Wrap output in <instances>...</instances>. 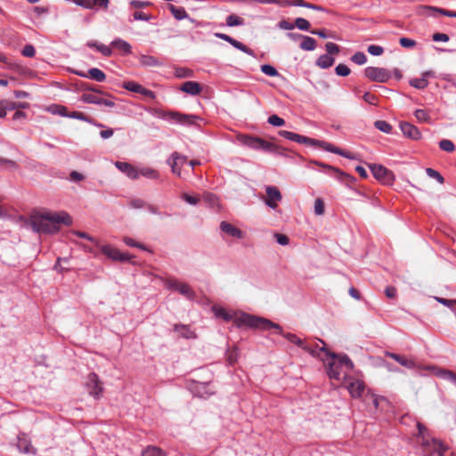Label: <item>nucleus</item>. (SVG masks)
Masks as SVG:
<instances>
[{
  "label": "nucleus",
  "mask_w": 456,
  "mask_h": 456,
  "mask_svg": "<svg viewBox=\"0 0 456 456\" xmlns=\"http://www.w3.org/2000/svg\"><path fill=\"white\" fill-rule=\"evenodd\" d=\"M212 310H213V313H214L215 316L217 317V318H222V319H224L226 322H229V321L233 319V315L232 314L228 313L223 307L214 306L212 308Z\"/></svg>",
  "instance_id": "nucleus-34"
},
{
  "label": "nucleus",
  "mask_w": 456,
  "mask_h": 456,
  "mask_svg": "<svg viewBox=\"0 0 456 456\" xmlns=\"http://www.w3.org/2000/svg\"><path fill=\"white\" fill-rule=\"evenodd\" d=\"M400 128L403 134L412 140H419L421 137L419 130L411 123L402 122Z\"/></svg>",
  "instance_id": "nucleus-19"
},
{
  "label": "nucleus",
  "mask_w": 456,
  "mask_h": 456,
  "mask_svg": "<svg viewBox=\"0 0 456 456\" xmlns=\"http://www.w3.org/2000/svg\"><path fill=\"white\" fill-rule=\"evenodd\" d=\"M334 58L330 55L322 54L317 59L316 65L321 69H328L334 64Z\"/></svg>",
  "instance_id": "nucleus-30"
},
{
  "label": "nucleus",
  "mask_w": 456,
  "mask_h": 456,
  "mask_svg": "<svg viewBox=\"0 0 456 456\" xmlns=\"http://www.w3.org/2000/svg\"><path fill=\"white\" fill-rule=\"evenodd\" d=\"M375 127L381 132L390 134L392 132V126L385 120H378L375 122Z\"/></svg>",
  "instance_id": "nucleus-44"
},
{
  "label": "nucleus",
  "mask_w": 456,
  "mask_h": 456,
  "mask_svg": "<svg viewBox=\"0 0 456 456\" xmlns=\"http://www.w3.org/2000/svg\"><path fill=\"white\" fill-rule=\"evenodd\" d=\"M168 165L171 167L172 172L178 176H181V169L183 165L187 164V158L178 152H174L167 160Z\"/></svg>",
  "instance_id": "nucleus-13"
},
{
  "label": "nucleus",
  "mask_w": 456,
  "mask_h": 456,
  "mask_svg": "<svg viewBox=\"0 0 456 456\" xmlns=\"http://www.w3.org/2000/svg\"><path fill=\"white\" fill-rule=\"evenodd\" d=\"M174 329L175 331L179 332L183 338H195L193 331L191 330V329L186 325L175 324Z\"/></svg>",
  "instance_id": "nucleus-36"
},
{
  "label": "nucleus",
  "mask_w": 456,
  "mask_h": 456,
  "mask_svg": "<svg viewBox=\"0 0 456 456\" xmlns=\"http://www.w3.org/2000/svg\"><path fill=\"white\" fill-rule=\"evenodd\" d=\"M265 192L267 197L265 203L273 209L277 208L278 202L282 199L280 190L276 186H266Z\"/></svg>",
  "instance_id": "nucleus-12"
},
{
  "label": "nucleus",
  "mask_w": 456,
  "mask_h": 456,
  "mask_svg": "<svg viewBox=\"0 0 456 456\" xmlns=\"http://www.w3.org/2000/svg\"><path fill=\"white\" fill-rule=\"evenodd\" d=\"M17 448L20 452H28V442L26 439V436L23 435L22 437H18Z\"/></svg>",
  "instance_id": "nucleus-49"
},
{
  "label": "nucleus",
  "mask_w": 456,
  "mask_h": 456,
  "mask_svg": "<svg viewBox=\"0 0 456 456\" xmlns=\"http://www.w3.org/2000/svg\"><path fill=\"white\" fill-rule=\"evenodd\" d=\"M142 86L134 81L124 82L123 88L134 93H141Z\"/></svg>",
  "instance_id": "nucleus-43"
},
{
  "label": "nucleus",
  "mask_w": 456,
  "mask_h": 456,
  "mask_svg": "<svg viewBox=\"0 0 456 456\" xmlns=\"http://www.w3.org/2000/svg\"><path fill=\"white\" fill-rule=\"evenodd\" d=\"M316 47V41L314 38L308 37V36H303L302 37V42L300 44V48L305 51H313Z\"/></svg>",
  "instance_id": "nucleus-31"
},
{
  "label": "nucleus",
  "mask_w": 456,
  "mask_h": 456,
  "mask_svg": "<svg viewBox=\"0 0 456 456\" xmlns=\"http://www.w3.org/2000/svg\"><path fill=\"white\" fill-rule=\"evenodd\" d=\"M292 5L302 6V7H305V8L315 10V11H322V12L325 11V9L323 7H322L321 5L305 3L304 1L292 3Z\"/></svg>",
  "instance_id": "nucleus-52"
},
{
  "label": "nucleus",
  "mask_w": 456,
  "mask_h": 456,
  "mask_svg": "<svg viewBox=\"0 0 456 456\" xmlns=\"http://www.w3.org/2000/svg\"><path fill=\"white\" fill-rule=\"evenodd\" d=\"M426 173L429 177L436 179L439 183L442 184L444 183V179L443 175L436 170H435L431 167H427Z\"/></svg>",
  "instance_id": "nucleus-48"
},
{
  "label": "nucleus",
  "mask_w": 456,
  "mask_h": 456,
  "mask_svg": "<svg viewBox=\"0 0 456 456\" xmlns=\"http://www.w3.org/2000/svg\"><path fill=\"white\" fill-rule=\"evenodd\" d=\"M325 207L324 202L322 199H316L314 201V213L317 216H321L324 213Z\"/></svg>",
  "instance_id": "nucleus-58"
},
{
  "label": "nucleus",
  "mask_w": 456,
  "mask_h": 456,
  "mask_svg": "<svg viewBox=\"0 0 456 456\" xmlns=\"http://www.w3.org/2000/svg\"><path fill=\"white\" fill-rule=\"evenodd\" d=\"M74 73L81 77H89L97 82H102L106 79L105 73L98 68H92L87 73L84 71H75Z\"/></svg>",
  "instance_id": "nucleus-18"
},
{
  "label": "nucleus",
  "mask_w": 456,
  "mask_h": 456,
  "mask_svg": "<svg viewBox=\"0 0 456 456\" xmlns=\"http://www.w3.org/2000/svg\"><path fill=\"white\" fill-rule=\"evenodd\" d=\"M420 444L425 453L428 455L444 456V452L446 450L440 441L430 437H424V440L420 441Z\"/></svg>",
  "instance_id": "nucleus-7"
},
{
  "label": "nucleus",
  "mask_w": 456,
  "mask_h": 456,
  "mask_svg": "<svg viewBox=\"0 0 456 456\" xmlns=\"http://www.w3.org/2000/svg\"><path fill=\"white\" fill-rule=\"evenodd\" d=\"M279 135L284 137L289 141L296 142L297 143L308 144L315 146L318 143V140L309 138L293 132L287 130H281L278 132Z\"/></svg>",
  "instance_id": "nucleus-11"
},
{
  "label": "nucleus",
  "mask_w": 456,
  "mask_h": 456,
  "mask_svg": "<svg viewBox=\"0 0 456 456\" xmlns=\"http://www.w3.org/2000/svg\"><path fill=\"white\" fill-rule=\"evenodd\" d=\"M351 61L357 65H363L367 61V57L364 53L357 52L351 57Z\"/></svg>",
  "instance_id": "nucleus-46"
},
{
  "label": "nucleus",
  "mask_w": 456,
  "mask_h": 456,
  "mask_svg": "<svg viewBox=\"0 0 456 456\" xmlns=\"http://www.w3.org/2000/svg\"><path fill=\"white\" fill-rule=\"evenodd\" d=\"M439 147L442 151L446 152H452L455 150L454 143L448 139H443L439 142Z\"/></svg>",
  "instance_id": "nucleus-45"
},
{
  "label": "nucleus",
  "mask_w": 456,
  "mask_h": 456,
  "mask_svg": "<svg viewBox=\"0 0 456 456\" xmlns=\"http://www.w3.org/2000/svg\"><path fill=\"white\" fill-rule=\"evenodd\" d=\"M48 11L49 9L47 6H37L33 9L35 14L39 18L45 16L48 13Z\"/></svg>",
  "instance_id": "nucleus-64"
},
{
  "label": "nucleus",
  "mask_w": 456,
  "mask_h": 456,
  "mask_svg": "<svg viewBox=\"0 0 456 456\" xmlns=\"http://www.w3.org/2000/svg\"><path fill=\"white\" fill-rule=\"evenodd\" d=\"M386 355L394 359L398 363H400L402 366H403L407 369H414L416 367V363L412 359H408L403 355H400V354H397L395 353H390V352H387Z\"/></svg>",
  "instance_id": "nucleus-23"
},
{
  "label": "nucleus",
  "mask_w": 456,
  "mask_h": 456,
  "mask_svg": "<svg viewBox=\"0 0 456 456\" xmlns=\"http://www.w3.org/2000/svg\"><path fill=\"white\" fill-rule=\"evenodd\" d=\"M319 342H321L323 346L317 351L325 353V354L331 359V361L328 362L327 366V374L329 378L331 379L340 380L341 375L344 372L343 369H345V375L346 374V371L352 370L354 369V365L353 362L346 354H338L329 351L326 348L323 340L319 339Z\"/></svg>",
  "instance_id": "nucleus-3"
},
{
  "label": "nucleus",
  "mask_w": 456,
  "mask_h": 456,
  "mask_svg": "<svg viewBox=\"0 0 456 456\" xmlns=\"http://www.w3.org/2000/svg\"><path fill=\"white\" fill-rule=\"evenodd\" d=\"M261 71L270 77H276L278 76V71L274 67L269 64H264L261 66Z\"/></svg>",
  "instance_id": "nucleus-53"
},
{
  "label": "nucleus",
  "mask_w": 456,
  "mask_h": 456,
  "mask_svg": "<svg viewBox=\"0 0 456 456\" xmlns=\"http://www.w3.org/2000/svg\"><path fill=\"white\" fill-rule=\"evenodd\" d=\"M240 141L243 145L248 146L253 150L259 151V145L261 141L260 137L251 135H241L240 137Z\"/></svg>",
  "instance_id": "nucleus-27"
},
{
  "label": "nucleus",
  "mask_w": 456,
  "mask_h": 456,
  "mask_svg": "<svg viewBox=\"0 0 456 456\" xmlns=\"http://www.w3.org/2000/svg\"><path fill=\"white\" fill-rule=\"evenodd\" d=\"M215 37L228 42L234 48L247 53L248 55L254 56V52L250 48H248L246 45L242 44L241 42L232 38V37L220 32L215 33Z\"/></svg>",
  "instance_id": "nucleus-15"
},
{
  "label": "nucleus",
  "mask_w": 456,
  "mask_h": 456,
  "mask_svg": "<svg viewBox=\"0 0 456 456\" xmlns=\"http://www.w3.org/2000/svg\"><path fill=\"white\" fill-rule=\"evenodd\" d=\"M82 100L87 103L104 105L109 108H113L115 106V102L112 99H105L94 94H83Z\"/></svg>",
  "instance_id": "nucleus-16"
},
{
  "label": "nucleus",
  "mask_w": 456,
  "mask_h": 456,
  "mask_svg": "<svg viewBox=\"0 0 456 456\" xmlns=\"http://www.w3.org/2000/svg\"><path fill=\"white\" fill-rule=\"evenodd\" d=\"M168 9L177 20H182L188 18V13L183 7H177L174 4H168Z\"/></svg>",
  "instance_id": "nucleus-29"
},
{
  "label": "nucleus",
  "mask_w": 456,
  "mask_h": 456,
  "mask_svg": "<svg viewBox=\"0 0 456 456\" xmlns=\"http://www.w3.org/2000/svg\"><path fill=\"white\" fill-rule=\"evenodd\" d=\"M220 229L223 232L233 238L241 239L243 237V232L241 230L225 221H223L220 224Z\"/></svg>",
  "instance_id": "nucleus-22"
},
{
  "label": "nucleus",
  "mask_w": 456,
  "mask_h": 456,
  "mask_svg": "<svg viewBox=\"0 0 456 456\" xmlns=\"http://www.w3.org/2000/svg\"><path fill=\"white\" fill-rule=\"evenodd\" d=\"M434 77L433 71H425L421 77H414L410 80V85L417 89H424L428 86V77Z\"/></svg>",
  "instance_id": "nucleus-20"
},
{
  "label": "nucleus",
  "mask_w": 456,
  "mask_h": 456,
  "mask_svg": "<svg viewBox=\"0 0 456 456\" xmlns=\"http://www.w3.org/2000/svg\"><path fill=\"white\" fill-rule=\"evenodd\" d=\"M142 456H167L166 452L157 446H147L144 450L142 452Z\"/></svg>",
  "instance_id": "nucleus-32"
},
{
  "label": "nucleus",
  "mask_w": 456,
  "mask_h": 456,
  "mask_svg": "<svg viewBox=\"0 0 456 456\" xmlns=\"http://www.w3.org/2000/svg\"><path fill=\"white\" fill-rule=\"evenodd\" d=\"M298 29L307 31L310 28V23L304 18H297L295 20V25Z\"/></svg>",
  "instance_id": "nucleus-50"
},
{
  "label": "nucleus",
  "mask_w": 456,
  "mask_h": 456,
  "mask_svg": "<svg viewBox=\"0 0 456 456\" xmlns=\"http://www.w3.org/2000/svg\"><path fill=\"white\" fill-rule=\"evenodd\" d=\"M326 51L328 54H338L339 53V46L335 43L329 42L325 45Z\"/></svg>",
  "instance_id": "nucleus-61"
},
{
  "label": "nucleus",
  "mask_w": 456,
  "mask_h": 456,
  "mask_svg": "<svg viewBox=\"0 0 456 456\" xmlns=\"http://www.w3.org/2000/svg\"><path fill=\"white\" fill-rule=\"evenodd\" d=\"M244 20L235 14H231L226 18V25L229 27L241 26Z\"/></svg>",
  "instance_id": "nucleus-41"
},
{
  "label": "nucleus",
  "mask_w": 456,
  "mask_h": 456,
  "mask_svg": "<svg viewBox=\"0 0 456 456\" xmlns=\"http://www.w3.org/2000/svg\"><path fill=\"white\" fill-rule=\"evenodd\" d=\"M268 123L273 126H282L285 125V120L281 117L273 114L268 118Z\"/></svg>",
  "instance_id": "nucleus-51"
},
{
  "label": "nucleus",
  "mask_w": 456,
  "mask_h": 456,
  "mask_svg": "<svg viewBox=\"0 0 456 456\" xmlns=\"http://www.w3.org/2000/svg\"><path fill=\"white\" fill-rule=\"evenodd\" d=\"M140 64L145 67H159L162 62L152 55L142 54L139 58Z\"/></svg>",
  "instance_id": "nucleus-28"
},
{
  "label": "nucleus",
  "mask_w": 456,
  "mask_h": 456,
  "mask_svg": "<svg viewBox=\"0 0 456 456\" xmlns=\"http://www.w3.org/2000/svg\"><path fill=\"white\" fill-rule=\"evenodd\" d=\"M369 167L373 176L384 184H392L395 180V175L392 171L388 170L382 165L370 164Z\"/></svg>",
  "instance_id": "nucleus-5"
},
{
  "label": "nucleus",
  "mask_w": 456,
  "mask_h": 456,
  "mask_svg": "<svg viewBox=\"0 0 456 456\" xmlns=\"http://www.w3.org/2000/svg\"><path fill=\"white\" fill-rule=\"evenodd\" d=\"M181 90L191 95H198L200 94L202 87L198 82L187 81L182 85Z\"/></svg>",
  "instance_id": "nucleus-24"
},
{
  "label": "nucleus",
  "mask_w": 456,
  "mask_h": 456,
  "mask_svg": "<svg viewBox=\"0 0 456 456\" xmlns=\"http://www.w3.org/2000/svg\"><path fill=\"white\" fill-rule=\"evenodd\" d=\"M436 375L441 379L452 381L456 385V374L452 370H438Z\"/></svg>",
  "instance_id": "nucleus-38"
},
{
  "label": "nucleus",
  "mask_w": 456,
  "mask_h": 456,
  "mask_svg": "<svg viewBox=\"0 0 456 456\" xmlns=\"http://www.w3.org/2000/svg\"><path fill=\"white\" fill-rule=\"evenodd\" d=\"M61 224H72L71 216L64 211L52 213L37 208L30 210V226L38 233H55Z\"/></svg>",
  "instance_id": "nucleus-1"
},
{
  "label": "nucleus",
  "mask_w": 456,
  "mask_h": 456,
  "mask_svg": "<svg viewBox=\"0 0 456 456\" xmlns=\"http://www.w3.org/2000/svg\"><path fill=\"white\" fill-rule=\"evenodd\" d=\"M49 110L53 114H57L61 117H68V115H69L68 109L62 105H57V104L52 105V106H50Z\"/></svg>",
  "instance_id": "nucleus-42"
},
{
  "label": "nucleus",
  "mask_w": 456,
  "mask_h": 456,
  "mask_svg": "<svg viewBox=\"0 0 456 456\" xmlns=\"http://www.w3.org/2000/svg\"><path fill=\"white\" fill-rule=\"evenodd\" d=\"M414 116L419 122H425V123L430 122V117L425 110L419 109V110H415Z\"/></svg>",
  "instance_id": "nucleus-47"
},
{
  "label": "nucleus",
  "mask_w": 456,
  "mask_h": 456,
  "mask_svg": "<svg viewBox=\"0 0 456 456\" xmlns=\"http://www.w3.org/2000/svg\"><path fill=\"white\" fill-rule=\"evenodd\" d=\"M215 37L228 42L234 48L247 53L248 55L254 56V52L250 48H248L246 45L242 44L241 42L232 38V37L220 32L215 33Z\"/></svg>",
  "instance_id": "nucleus-14"
},
{
  "label": "nucleus",
  "mask_w": 456,
  "mask_h": 456,
  "mask_svg": "<svg viewBox=\"0 0 456 456\" xmlns=\"http://www.w3.org/2000/svg\"><path fill=\"white\" fill-rule=\"evenodd\" d=\"M258 4H275L281 6H289L292 5V2L289 0H256Z\"/></svg>",
  "instance_id": "nucleus-55"
},
{
  "label": "nucleus",
  "mask_w": 456,
  "mask_h": 456,
  "mask_svg": "<svg viewBox=\"0 0 456 456\" xmlns=\"http://www.w3.org/2000/svg\"><path fill=\"white\" fill-rule=\"evenodd\" d=\"M181 199L183 200L185 202H187L190 205H197L200 201V199L196 196L189 195L185 192L181 194Z\"/></svg>",
  "instance_id": "nucleus-59"
},
{
  "label": "nucleus",
  "mask_w": 456,
  "mask_h": 456,
  "mask_svg": "<svg viewBox=\"0 0 456 456\" xmlns=\"http://www.w3.org/2000/svg\"><path fill=\"white\" fill-rule=\"evenodd\" d=\"M336 74L340 77H346L350 74L351 70L346 64H338L335 69Z\"/></svg>",
  "instance_id": "nucleus-54"
},
{
  "label": "nucleus",
  "mask_w": 456,
  "mask_h": 456,
  "mask_svg": "<svg viewBox=\"0 0 456 456\" xmlns=\"http://www.w3.org/2000/svg\"><path fill=\"white\" fill-rule=\"evenodd\" d=\"M85 386L89 395L93 397L99 398L102 395L103 388L99 377L95 373L91 372L88 374Z\"/></svg>",
  "instance_id": "nucleus-9"
},
{
  "label": "nucleus",
  "mask_w": 456,
  "mask_h": 456,
  "mask_svg": "<svg viewBox=\"0 0 456 456\" xmlns=\"http://www.w3.org/2000/svg\"><path fill=\"white\" fill-rule=\"evenodd\" d=\"M115 166L123 173H125L131 179H138L139 172L138 169L134 167L131 164L127 162H120L117 161Z\"/></svg>",
  "instance_id": "nucleus-21"
},
{
  "label": "nucleus",
  "mask_w": 456,
  "mask_h": 456,
  "mask_svg": "<svg viewBox=\"0 0 456 456\" xmlns=\"http://www.w3.org/2000/svg\"><path fill=\"white\" fill-rule=\"evenodd\" d=\"M436 300L451 309H453L454 306L456 305V300H453V299H446V298L436 297Z\"/></svg>",
  "instance_id": "nucleus-62"
},
{
  "label": "nucleus",
  "mask_w": 456,
  "mask_h": 456,
  "mask_svg": "<svg viewBox=\"0 0 456 456\" xmlns=\"http://www.w3.org/2000/svg\"><path fill=\"white\" fill-rule=\"evenodd\" d=\"M203 200L210 207L214 208L218 205V198L212 192L206 191L202 194Z\"/></svg>",
  "instance_id": "nucleus-39"
},
{
  "label": "nucleus",
  "mask_w": 456,
  "mask_h": 456,
  "mask_svg": "<svg viewBox=\"0 0 456 456\" xmlns=\"http://www.w3.org/2000/svg\"><path fill=\"white\" fill-rule=\"evenodd\" d=\"M347 389L353 397H360L364 390V384L361 380H354L348 384Z\"/></svg>",
  "instance_id": "nucleus-25"
},
{
  "label": "nucleus",
  "mask_w": 456,
  "mask_h": 456,
  "mask_svg": "<svg viewBox=\"0 0 456 456\" xmlns=\"http://www.w3.org/2000/svg\"><path fill=\"white\" fill-rule=\"evenodd\" d=\"M68 118L91 122L88 117H86L83 112L79 111H72L70 113L69 112Z\"/></svg>",
  "instance_id": "nucleus-60"
},
{
  "label": "nucleus",
  "mask_w": 456,
  "mask_h": 456,
  "mask_svg": "<svg viewBox=\"0 0 456 456\" xmlns=\"http://www.w3.org/2000/svg\"><path fill=\"white\" fill-rule=\"evenodd\" d=\"M98 247L101 248L102 254L114 261L127 262L131 259L128 253L120 252L118 248L110 245H100Z\"/></svg>",
  "instance_id": "nucleus-10"
},
{
  "label": "nucleus",
  "mask_w": 456,
  "mask_h": 456,
  "mask_svg": "<svg viewBox=\"0 0 456 456\" xmlns=\"http://www.w3.org/2000/svg\"><path fill=\"white\" fill-rule=\"evenodd\" d=\"M368 53L374 56H379L384 53V49L380 45H370L368 46Z\"/></svg>",
  "instance_id": "nucleus-57"
},
{
  "label": "nucleus",
  "mask_w": 456,
  "mask_h": 456,
  "mask_svg": "<svg viewBox=\"0 0 456 456\" xmlns=\"http://www.w3.org/2000/svg\"><path fill=\"white\" fill-rule=\"evenodd\" d=\"M166 287L178 291L189 300H193L195 298L196 294L194 290L187 283L181 282L175 279H169L166 281Z\"/></svg>",
  "instance_id": "nucleus-8"
},
{
  "label": "nucleus",
  "mask_w": 456,
  "mask_h": 456,
  "mask_svg": "<svg viewBox=\"0 0 456 456\" xmlns=\"http://www.w3.org/2000/svg\"><path fill=\"white\" fill-rule=\"evenodd\" d=\"M236 322L239 326L244 325L253 329H258L261 330H268L274 329L278 334L283 336L289 342L302 347L305 351L312 354L313 356H318L319 353L316 348H313L310 346H305L304 341L293 333H284L280 324L275 323L269 319L251 315L249 314H241L237 318Z\"/></svg>",
  "instance_id": "nucleus-2"
},
{
  "label": "nucleus",
  "mask_w": 456,
  "mask_h": 456,
  "mask_svg": "<svg viewBox=\"0 0 456 456\" xmlns=\"http://www.w3.org/2000/svg\"><path fill=\"white\" fill-rule=\"evenodd\" d=\"M87 45L89 47L96 48L104 56H110L112 54L110 47L103 44H98L97 42H88Z\"/></svg>",
  "instance_id": "nucleus-35"
},
{
  "label": "nucleus",
  "mask_w": 456,
  "mask_h": 456,
  "mask_svg": "<svg viewBox=\"0 0 456 456\" xmlns=\"http://www.w3.org/2000/svg\"><path fill=\"white\" fill-rule=\"evenodd\" d=\"M138 172H139V176L142 175L146 178L152 179V180H156L159 176V172L156 169L151 168V167H144L138 169Z\"/></svg>",
  "instance_id": "nucleus-33"
},
{
  "label": "nucleus",
  "mask_w": 456,
  "mask_h": 456,
  "mask_svg": "<svg viewBox=\"0 0 456 456\" xmlns=\"http://www.w3.org/2000/svg\"><path fill=\"white\" fill-rule=\"evenodd\" d=\"M364 76L370 81L385 83L390 79L391 73L387 69L370 66L364 69Z\"/></svg>",
  "instance_id": "nucleus-6"
},
{
  "label": "nucleus",
  "mask_w": 456,
  "mask_h": 456,
  "mask_svg": "<svg viewBox=\"0 0 456 456\" xmlns=\"http://www.w3.org/2000/svg\"><path fill=\"white\" fill-rule=\"evenodd\" d=\"M432 12H438L444 16L452 17V18H455V14H456V12H452V11H449V10H445V9H442V8H438V7H434V6H430V5H420L418 8V13L420 15L429 16V15H432Z\"/></svg>",
  "instance_id": "nucleus-17"
},
{
  "label": "nucleus",
  "mask_w": 456,
  "mask_h": 456,
  "mask_svg": "<svg viewBox=\"0 0 456 456\" xmlns=\"http://www.w3.org/2000/svg\"><path fill=\"white\" fill-rule=\"evenodd\" d=\"M110 45L120 51L123 54L127 55L132 53L131 45L121 38H116L111 42Z\"/></svg>",
  "instance_id": "nucleus-26"
},
{
  "label": "nucleus",
  "mask_w": 456,
  "mask_h": 456,
  "mask_svg": "<svg viewBox=\"0 0 456 456\" xmlns=\"http://www.w3.org/2000/svg\"><path fill=\"white\" fill-rule=\"evenodd\" d=\"M278 150L279 147L276 144L261 138L259 151H263L265 152H278Z\"/></svg>",
  "instance_id": "nucleus-37"
},
{
  "label": "nucleus",
  "mask_w": 456,
  "mask_h": 456,
  "mask_svg": "<svg viewBox=\"0 0 456 456\" xmlns=\"http://www.w3.org/2000/svg\"><path fill=\"white\" fill-rule=\"evenodd\" d=\"M316 145L321 146L322 149H324L325 151H327L329 152H332V153H335V154H338V155L343 154L342 153V149L338 148V147L334 146L331 143H329V142H326L318 141V143Z\"/></svg>",
  "instance_id": "nucleus-40"
},
{
  "label": "nucleus",
  "mask_w": 456,
  "mask_h": 456,
  "mask_svg": "<svg viewBox=\"0 0 456 456\" xmlns=\"http://www.w3.org/2000/svg\"><path fill=\"white\" fill-rule=\"evenodd\" d=\"M162 118L172 124H180L183 126H193L200 118L196 115L183 114L176 111H167Z\"/></svg>",
  "instance_id": "nucleus-4"
},
{
  "label": "nucleus",
  "mask_w": 456,
  "mask_h": 456,
  "mask_svg": "<svg viewBox=\"0 0 456 456\" xmlns=\"http://www.w3.org/2000/svg\"><path fill=\"white\" fill-rule=\"evenodd\" d=\"M123 241L126 243V245H127L129 247L138 248H141L142 250H146L147 249L146 247L143 244L134 241L130 237H124L123 238Z\"/></svg>",
  "instance_id": "nucleus-56"
},
{
  "label": "nucleus",
  "mask_w": 456,
  "mask_h": 456,
  "mask_svg": "<svg viewBox=\"0 0 456 456\" xmlns=\"http://www.w3.org/2000/svg\"><path fill=\"white\" fill-rule=\"evenodd\" d=\"M399 43L404 48H411L416 45V42L408 37H401Z\"/></svg>",
  "instance_id": "nucleus-63"
}]
</instances>
